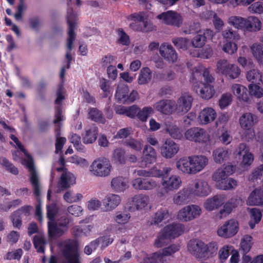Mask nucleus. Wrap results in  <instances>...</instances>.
<instances>
[{"mask_svg":"<svg viewBox=\"0 0 263 263\" xmlns=\"http://www.w3.org/2000/svg\"><path fill=\"white\" fill-rule=\"evenodd\" d=\"M200 131V127H192L187 130L185 133V137L186 139L197 142L198 134Z\"/></svg>","mask_w":263,"mask_h":263,"instance_id":"0e129e2a","label":"nucleus"},{"mask_svg":"<svg viewBox=\"0 0 263 263\" xmlns=\"http://www.w3.org/2000/svg\"><path fill=\"white\" fill-rule=\"evenodd\" d=\"M230 64L231 63L226 59L218 60L216 63V72L224 75Z\"/></svg>","mask_w":263,"mask_h":263,"instance_id":"69168bd1","label":"nucleus"},{"mask_svg":"<svg viewBox=\"0 0 263 263\" xmlns=\"http://www.w3.org/2000/svg\"><path fill=\"white\" fill-rule=\"evenodd\" d=\"M83 198L81 193H75L73 191H68L63 195L64 200L68 203L78 202Z\"/></svg>","mask_w":263,"mask_h":263,"instance_id":"37998d69","label":"nucleus"},{"mask_svg":"<svg viewBox=\"0 0 263 263\" xmlns=\"http://www.w3.org/2000/svg\"><path fill=\"white\" fill-rule=\"evenodd\" d=\"M157 155L156 150L151 145L146 144L143 150V156L140 162L141 167H146L148 164L156 161Z\"/></svg>","mask_w":263,"mask_h":263,"instance_id":"aec40b11","label":"nucleus"},{"mask_svg":"<svg viewBox=\"0 0 263 263\" xmlns=\"http://www.w3.org/2000/svg\"><path fill=\"white\" fill-rule=\"evenodd\" d=\"M89 118L93 121L101 123H104L105 118L103 117L101 111L95 108H92L88 112Z\"/></svg>","mask_w":263,"mask_h":263,"instance_id":"4d7b16f0","label":"nucleus"},{"mask_svg":"<svg viewBox=\"0 0 263 263\" xmlns=\"http://www.w3.org/2000/svg\"><path fill=\"white\" fill-rule=\"evenodd\" d=\"M240 73V68L236 64H231L224 76L231 79H235L239 77Z\"/></svg>","mask_w":263,"mask_h":263,"instance_id":"09e8293b","label":"nucleus"},{"mask_svg":"<svg viewBox=\"0 0 263 263\" xmlns=\"http://www.w3.org/2000/svg\"><path fill=\"white\" fill-rule=\"evenodd\" d=\"M160 55L168 63L174 64L178 60V54L173 47L168 43H164L159 47Z\"/></svg>","mask_w":263,"mask_h":263,"instance_id":"dca6fc26","label":"nucleus"},{"mask_svg":"<svg viewBox=\"0 0 263 263\" xmlns=\"http://www.w3.org/2000/svg\"><path fill=\"white\" fill-rule=\"evenodd\" d=\"M154 113V110L152 107L145 106L138 112L137 117L140 120L145 122Z\"/></svg>","mask_w":263,"mask_h":263,"instance_id":"5fc2aeb1","label":"nucleus"},{"mask_svg":"<svg viewBox=\"0 0 263 263\" xmlns=\"http://www.w3.org/2000/svg\"><path fill=\"white\" fill-rule=\"evenodd\" d=\"M172 170V168L170 167H164L160 170V175L157 178H161L160 184L162 188H158L156 192L159 197H162L169 192L177 190L182 185V180L179 175H170Z\"/></svg>","mask_w":263,"mask_h":263,"instance_id":"7ed1b4c3","label":"nucleus"},{"mask_svg":"<svg viewBox=\"0 0 263 263\" xmlns=\"http://www.w3.org/2000/svg\"><path fill=\"white\" fill-rule=\"evenodd\" d=\"M98 134V128L92 125L88 129H86L82 135V140L86 144L93 143L97 139Z\"/></svg>","mask_w":263,"mask_h":263,"instance_id":"f704fd0d","label":"nucleus"},{"mask_svg":"<svg viewBox=\"0 0 263 263\" xmlns=\"http://www.w3.org/2000/svg\"><path fill=\"white\" fill-rule=\"evenodd\" d=\"M70 218L63 215L55 220L48 222V232L50 237H60L65 234L69 229Z\"/></svg>","mask_w":263,"mask_h":263,"instance_id":"0eeeda50","label":"nucleus"},{"mask_svg":"<svg viewBox=\"0 0 263 263\" xmlns=\"http://www.w3.org/2000/svg\"><path fill=\"white\" fill-rule=\"evenodd\" d=\"M230 154V153L228 149L222 147L216 148L213 152L214 160L217 163H221L224 160H226Z\"/></svg>","mask_w":263,"mask_h":263,"instance_id":"e433bc0d","label":"nucleus"},{"mask_svg":"<svg viewBox=\"0 0 263 263\" xmlns=\"http://www.w3.org/2000/svg\"><path fill=\"white\" fill-rule=\"evenodd\" d=\"M193 195L189 187L187 186L176 193L173 197V203L177 205H182L189 203Z\"/></svg>","mask_w":263,"mask_h":263,"instance_id":"6ab92c4d","label":"nucleus"},{"mask_svg":"<svg viewBox=\"0 0 263 263\" xmlns=\"http://www.w3.org/2000/svg\"><path fill=\"white\" fill-rule=\"evenodd\" d=\"M162 231L171 238H175L181 235L184 232V226L178 223H174L165 227Z\"/></svg>","mask_w":263,"mask_h":263,"instance_id":"bb28decb","label":"nucleus"},{"mask_svg":"<svg viewBox=\"0 0 263 263\" xmlns=\"http://www.w3.org/2000/svg\"><path fill=\"white\" fill-rule=\"evenodd\" d=\"M125 152L124 149L118 147L112 152L111 161L114 164H123L125 163Z\"/></svg>","mask_w":263,"mask_h":263,"instance_id":"4c0bfd02","label":"nucleus"},{"mask_svg":"<svg viewBox=\"0 0 263 263\" xmlns=\"http://www.w3.org/2000/svg\"><path fill=\"white\" fill-rule=\"evenodd\" d=\"M111 170L112 166L109 160L104 157L95 160L89 168L90 175L98 177H106L109 176Z\"/></svg>","mask_w":263,"mask_h":263,"instance_id":"6e6552de","label":"nucleus"},{"mask_svg":"<svg viewBox=\"0 0 263 263\" xmlns=\"http://www.w3.org/2000/svg\"><path fill=\"white\" fill-rule=\"evenodd\" d=\"M132 204L137 210L144 209L149 202V197L146 194H140L132 198Z\"/></svg>","mask_w":263,"mask_h":263,"instance_id":"2f4dec72","label":"nucleus"},{"mask_svg":"<svg viewBox=\"0 0 263 263\" xmlns=\"http://www.w3.org/2000/svg\"><path fill=\"white\" fill-rule=\"evenodd\" d=\"M130 218L129 214L126 212H118L114 217V220L118 223L124 224L127 223Z\"/></svg>","mask_w":263,"mask_h":263,"instance_id":"338daca9","label":"nucleus"},{"mask_svg":"<svg viewBox=\"0 0 263 263\" xmlns=\"http://www.w3.org/2000/svg\"><path fill=\"white\" fill-rule=\"evenodd\" d=\"M196 142L206 145H211L212 143L209 134L205 130L201 128H200V131L199 133Z\"/></svg>","mask_w":263,"mask_h":263,"instance_id":"13d9d810","label":"nucleus"},{"mask_svg":"<svg viewBox=\"0 0 263 263\" xmlns=\"http://www.w3.org/2000/svg\"><path fill=\"white\" fill-rule=\"evenodd\" d=\"M0 163L11 174L14 175H17L18 174V171L17 168L5 158L0 159Z\"/></svg>","mask_w":263,"mask_h":263,"instance_id":"774afa93","label":"nucleus"},{"mask_svg":"<svg viewBox=\"0 0 263 263\" xmlns=\"http://www.w3.org/2000/svg\"><path fill=\"white\" fill-rule=\"evenodd\" d=\"M121 201V197L115 194H108L102 200L105 211H111L117 207Z\"/></svg>","mask_w":263,"mask_h":263,"instance_id":"b1692460","label":"nucleus"},{"mask_svg":"<svg viewBox=\"0 0 263 263\" xmlns=\"http://www.w3.org/2000/svg\"><path fill=\"white\" fill-rule=\"evenodd\" d=\"M238 230V223L234 219H231L227 221L223 226L217 230L219 236L224 238H229L234 236Z\"/></svg>","mask_w":263,"mask_h":263,"instance_id":"ddd939ff","label":"nucleus"},{"mask_svg":"<svg viewBox=\"0 0 263 263\" xmlns=\"http://www.w3.org/2000/svg\"><path fill=\"white\" fill-rule=\"evenodd\" d=\"M165 131L175 139H180L182 137V134L180 129L174 123L167 121L165 124Z\"/></svg>","mask_w":263,"mask_h":263,"instance_id":"ea45409f","label":"nucleus"},{"mask_svg":"<svg viewBox=\"0 0 263 263\" xmlns=\"http://www.w3.org/2000/svg\"><path fill=\"white\" fill-rule=\"evenodd\" d=\"M111 189L117 193L124 192L128 187L127 180L123 177L113 178L110 182Z\"/></svg>","mask_w":263,"mask_h":263,"instance_id":"c756f323","label":"nucleus"},{"mask_svg":"<svg viewBox=\"0 0 263 263\" xmlns=\"http://www.w3.org/2000/svg\"><path fill=\"white\" fill-rule=\"evenodd\" d=\"M152 79V71L148 67L141 69L138 77L139 84H145L148 83Z\"/></svg>","mask_w":263,"mask_h":263,"instance_id":"de8ad7c7","label":"nucleus"},{"mask_svg":"<svg viewBox=\"0 0 263 263\" xmlns=\"http://www.w3.org/2000/svg\"><path fill=\"white\" fill-rule=\"evenodd\" d=\"M228 23L238 30L246 31V18L239 16H231L227 21Z\"/></svg>","mask_w":263,"mask_h":263,"instance_id":"c9c22d12","label":"nucleus"},{"mask_svg":"<svg viewBox=\"0 0 263 263\" xmlns=\"http://www.w3.org/2000/svg\"><path fill=\"white\" fill-rule=\"evenodd\" d=\"M246 77L247 81L252 84H259L261 81V75L256 69H252L248 71Z\"/></svg>","mask_w":263,"mask_h":263,"instance_id":"a18cd8bd","label":"nucleus"},{"mask_svg":"<svg viewBox=\"0 0 263 263\" xmlns=\"http://www.w3.org/2000/svg\"><path fill=\"white\" fill-rule=\"evenodd\" d=\"M176 103L171 100H161L155 103L154 108L158 112L169 115L175 110Z\"/></svg>","mask_w":263,"mask_h":263,"instance_id":"412c9836","label":"nucleus"},{"mask_svg":"<svg viewBox=\"0 0 263 263\" xmlns=\"http://www.w3.org/2000/svg\"><path fill=\"white\" fill-rule=\"evenodd\" d=\"M252 54L257 62L261 64H263V47L258 43L253 44L250 47Z\"/></svg>","mask_w":263,"mask_h":263,"instance_id":"a19ab883","label":"nucleus"},{"mask_svg":"<svg viewBox=\"0 0 263 263\" xmlns=\"http://www.w3.org/2000/svg\"><path fill=\"white\" fill-rule=\"evenodd\" d=\"M170 217L168 211L166 209H161L157 211L148 221L149 225H159L165 222Z\"/></svg>","mask_w":263,"mask_h":263,"instance_id":"7c9ffc66","label":"nucleus"},{"mask_svg":"<svg viewBox=\"0 0 263 263\" xmlns=\"http://www.w3.org/2000/svg\"><path fill=\"white\" fill-rule=\"evenodd\" d=\"M204 258H209L216 254L218 249V246L216 242H212L208 245L204 243Z\"/></svg>","mask_w":263,"mask_h":263,"instance_id":"6e6d98bb","label":"nucleus"},{"mask_svg":"<svg viewBox=\"0 0 263 263\" xmlns=\"http://www.w3.org/2000/svg\"><path fill=\"white\" fill-rule=\"evenodd\" d=\"M253 245L252 237L249 235H245L241 238L240 247L244 254L248 253Z\"/></svg>","mask_w":263,"mask_h":263,"instance_id":"603ef678","label":"nucleus"},{"mask_svg":"<svg viewBox=\"0 0 263 263\" xmlns=\"http://www.w3.org/2000/svg\"><path fill=\"white\" fill-rule=\"evenodd\" d=\"M204 242L198 239L190 240L187 246V250L197 258H204Z\"/></svg>","mask_w":263,"mask_h":263,"instance_id":"4be33fe9","label":"nucleus"},{"mask_svg":"<svg viewBox=\"0 0 263 263\" xmlns=\"http://www.w3.org/2000/svg\"><path fill=\"white\" fill-rule=\"evenodd\" d=\"M209 164L208 158L202 155H194L179 158L175 163L178 171L187 175H196L202 171Z\"/></svg>","mask_w":263,"mask_h":263,"instance_id":"f257e3e1","label":"nucleus"},{"mask_svg":"<svg viewBox=\"0 0 263 263\" xmlns=\"http://www.w3.org/2000/svg\"><path fill=\"white\" fill-rule=\"evenodd\" d=\"M129 93V89L126 85H119L116 93V98L120 102L126 103Z\"/></svg>","mask_w":263,"mask_h":263,"instance_id":"79ce46f5","label":"nucleus"},{"mask_svg":"<svg viewBox=\"0 0 263 263\" xmlns=\"http://www.w3.org/2000/svg\"><path fill=\"white\" fill-rule=\"evenodd\" d=\"M242 200L237 197H233L226 202L221 209L216 214V216L218 219H222L229 215L232 211L241 205Z\"/></svg>","mask_w":263,"mask_h":263,"instance_id":"a211bd4d","label":"nucleus"},{"mask_svg":"<svg viewBox=\"0 0 263 263\" xmlns=\"http://www.w3.org/2000/svg\"><path fill=\"white\" fill-rule=\"evenodd\" d=\"M217 116L215 110L211 107H205L198 115V122L201 125H206L215 120Z\"/></svg>","mask_w":263,"mask_h":263,"instance_id":"5701e85b","label":"nucleus"},{"mask_svg":"<svg viewBox=\"0 0 263 263\" xmlns=\"http://www.w3.org/2000/svg\"><path fill=\"white\" fill-rule=\"evenodd\" d=\"M179 151V146L171 139H165L159 147L161 156L166 159H171Z\"/></svg>","mask_w":263,"mask_h":263,"instance_id":"f8f14e48","label":"nucleus"},{"mask_svg":"<svg viewBox=\"0 0 263 263\" xmlns=\"http://www.w3.org/2000/svg\"><path fill=\"white\" fill-rule=\"evenodd\" d=\"M227 176L225 174L222 168H219L217 169L212 174V179L215 182V186L220 183V182L223 181Z\"/></svg>","mask_w":263,"mask_h":263,"instance_id":"e2e57ef3","label":"nucleus"},{"mask_svg":"<svg viewBox=\"0 0 263 263\" xmlns=\"http://www.w3.org/2000/svg\"><path fill=\"white\" fill-rule=\"evenodd\" d=\"M236 186V181L231 178H228V177H227L223 181L217 184L216 187L220 190H230L234 189Z\"/></svg>","mask_w":263,"mask_h":263,"instance_id":"49530a36","label":"nucleus"},{"mask_svg":"<svg viewBox=\"0 0 263 263\" xmlns=\"http://www.w3.org/2000/svg\"><path fill=\"white\" fill-rule=\"evenodd\" d=\"M147 14L144 12H140L131 15L132 18L136 22L135 23L139 24V26L135 28L134 25H131L132 27L138 31L147 32L152 30V25L147 21Z\"/></svg>","mask_w":263,"mask_h":263,"instance_id":"2eb2a0df","label":"nucleus"},{"mask_svg":"<svg viewBox=\"0 0 263 263\" xmlns=\"http://www.w3.org/2000/svg\"><path fill=\"white\" fill-rule=\"evenodd\" d=\"M171 238L164 233L163 231H161L158 235L157 239L155 241V246L157 248H161L168 244Z\"/></svg>","mask_w":263,"mask_h":263,"instance_id":"864d4df0","label":"nucleus"},{"mask_svg":"<svg viewBox=\"0 0 263 263\" xmlns=\"http://www.w3.org/2000/svg\"><path fill=\"white\" fill-rule=\"evenodd\" d=\"M193 196L204 197L209 195L212 188L208 181L203 179L194 180L192 185H188Z\"/></svg>","mask_w":263,"mask_h":263,"instance_id":"9b49d317","label":"nucleus"},{"mask_svg":"<svg viewBox=\"0 0 263 263\" xmlns=\"http://www.w3.org/2000/svg\"><path fill=\"white\" fill-rule=\"evenodd\" d=\"M247 203L250 205H263V190H254L248 197Z\"/></svg>","mask_w":263,"mask_h":263,"instance_id":"473e14b6","label":"nucleus"},{"mask_svg":"<svg viewBox=\"0 0 263 263\" xmlns=\"http://www.w3.org/2000/svg\"><path fill=\"white\" fill-rule=\"evenodd\" d=\"M64 89L62 85L59 86L56 92L57 98L55 100V111L54 115V119L53 123L55 124V135L56 137L55 142V152L59 153L61 152L63 145L66 142V139L64 137H61L60 127L61 126V121L65 120V117L63 115L61 103L64 99Z\"/></svg>","mask_w":263,"mask_h":263,"instance_id":"f03ea898","label":"nucleus"},{"mask_svg":"<svg viewBox=\"0 0 263 263\" xmlns=\"http://www.w3.org/2000/svg\"><path fill=\"white\" fill-rule=\"evenodd\" d=\"M134 173L139 176L157 178L160 175V170L156 168H154L149 171L144 170H138L135 171Z\"/></svg>","mask_w":263,"mask_h":263,"instance_id":"8fccbe9b","label":"nucleus"},{"mask_svg":"<svg viewBox=\"0 0 263 263\" xmlns=\"http://www.w3.org/2000/svg\"><path fill=\"white\" fill-rule=\"evenodd\" d=\"M193 90L202 98L210 99L215 93L213 86L201 82H196L193 84Z\"/></svg>","mask_w":263,"mask_h":263,"instance_id":"f3484780","label":"nucleus"},{"mask_svg":"<svg viewBox=\"0 0 263 263\" xmlns=\"http://www.w3.org/2000/svg\"><path fill=\"white\" fill-rule=\"evenodd\" d=\"M248 88L251 96L257 98L263 97V88L256 84H251Z\"/></svg>","mask_w":263,"mask_h":263,"instance_id":"052dcab7","label":"nucleus"},{"mask_svg":"<svg viewBox=\"0 0 263 263\" xmlns=\"http://www.w3.org/2000/svg\"><path fill=\"white\" fill-rule=\"evenodd\" d=\"M193 98L189 94L182 95L176 103L175 109L178 112L185 113L187 112L191 108Z\"/></svg>","mask_w":263,"mask_h":263,"instance_id":"393cba45","label":"nucleus"},{"mask_svg":"<svg viewBox=\"0 0 263 263\" xmlns=\"http://www.w3.org/2000/svg\"><path fill=\"white\" fill-rule=\"evenodd\" d=\"M221 35L226 42H237L240 39V35L238 32L230 27L223 30Z\"/></svg>","mask_w":263,"mask_h":263,"instance_id":"58836bf2","label":"nucleus"},{"mask_svg":"<svg viewBox=\"0 0 263 263\" xmlns=\"http://www.w3.org/2000/svg\"><path fill=\"white\" fill-rule=\"evenodd\" d=\"M64 158L63 156L60 155L58 160L54 162L51 172V181H52L54 178L53 171L55 170L58 172L62 171V173L58 183V187L62 190L69 187L75 183L76 180L74 175L64 168Z\"/></svg>","mask_w":263,"mask_h":263,"instance_id":"39448f33","label":"nucleus"},{"mask_svg":"<svg viewBox=\"0 0 263 263\" xmlns=\"http://www.w3.org/2000/svg\"><path fill=\"white\" fill-rule=\"evenodd\" d=\"M231 91L240 101L247 102L250 100L246 87L240 84H233Z\"/></svg>","mask_w":263,"mask_h":263,"instance_id":"cd10ccee","label":"nucleus"},{"mask_svg":"<svg viewBox=\"0 0 263 263\" xmlns=\"http://www.w3.org/2000/svg\"><path fill=\"white\" fill-rule=\"evenodd\" d=\"M70 141L77 151L81 152H84L85 147L81 142L80 136L76 134H72L70 137Z\"/></svg>","mask_w":263,"mask_h":263,"instance_id":"680f3d73","label":"nucleus"},{"mask_svg":"<svg viewBox=\"0 0 263 263\" xmlns=\"http://www.w3.org/2000/svg\"><path fill=\"white\" fill-rule=\"evenodd\" d=\"M202 214L201 208L197 204L186 205L178 211L177 219L181 222H189L199 217Z\"/></svg>","mask_w":263,"mask_h":263,"instance_id":"9d476101","label":"nucleus"},{"mask_svg":"<svg viewBox=\"0 0 263 263\" xmlns=\"http://www.w3.org/2000/svg\"><path fill=\"white\" fill-rule=\"evenodd\" d=\"M174 45L178 48L186 50L190 46V41L185 37H175L172 39Z\"/></svg>","mask_w":263,"mask_h":263,"instance_id":"3c124183","label":"nucleus"},{"mask_svg":"<svg viewBox=\"0 0 263 263\" xmlns=\"http://www.w3.org/2000/svg\"><path fill=\"white\" fill-rule=\"evenodd\" d=\"M225 200V196L223 195H216L212 197L208 198L203 203L205 210L212 211L220 207Z\"/></svg>","mask_w":263,"mask_h":263,"instance_id":"a878e982","label":"nucleus"},{"mask_svg":"<svg viewBox=\"0 0 263 263\" xmlns=\"http://www.w3.org/2000/svg\"><path fill=\"white\" fill-rule=\"evenodd\" d=\"M262 24L259 19L255 16H250L246 18V31L256 32L260 30Z\"/></svg>","mask_w":263,"mask_h":263,"instance_id":"72a5a7b5","label":"nucleus"},{"mask_svg":"<svg viewBox=\"0 0 263 263\" xmlns=\"http://www.w3.org/2000/svg\"><path fill=\"white\" fill-rule=\"evenodd\" d=\"M77 20L76 14L73 13V11L71 9H69L67 11V21L68 24V37L67 42V51L65 58L67 60V68L70 67V63L72 59L70 51L72 48L73 41L75 39V34L73 32L75 24Z\"/></svg>","mask_w":263,"mask_h":263,"instance_id":"1a4fd4ad","label":"nucleus"},{"mask_svg":"<svg viewBox=\"0 0 263 263\" xmlns=\"http://www.w3.org/2000/svg\"><path fill=\"white\" fill-rule=\"evenodd\" d=\"M213 53L212 49L209 46H206L204 48L200 50H194V51L191 52L190 54L194 57H200L203 59L210 58Z\"/></svg>","mask_w":263,"mask_h":263,"instance_id":"c03bdc74","label":"nucleus"},{"mask_svg":"<svg viewBox=\"0 0 263 263\" xmlns=\"http://www.w3.org/2000/svg\"><path fill=\"white\" fill-rule=\"evenodd\" d=\"M10 137L16 144L17 148L23 152L26 156V158L22 160V163L28 168L30 172V180L33 186V193L35 195L38 196L40 195V184L38 175L33 166L32 159L31 156L27 153L22 144L15 136L11 135Z\"/></svg>","mask_w":263,"mask_h":263,"instance_id":"20e7f679","label":"nucleus"},{"mask_svg":"<svg viewBox=\"0 0 263 263\" xmlns=\"http://www.w3.org/2000/svg\"><path fill=\"white\" fill-rule=\"evenodd\" d=\"M58 246L64 258L65 263H81L75 242L71 239L58 243Z\"/></svg>","mask_w":263,"mask_h":263,"instance_id":"423d86ee","label":"nucleus"},{"mask_svg":"<svg viewBox=\"0 0 263 263\" xmlns=\"http://www.w3.org/2000/svg\"><path fill=\"white\" fill-rule=\"evenodd\" d=\"M33 243L34 247L38 252H44V248L45 246L46 245V241L44 237L39 235L35 236L33 238Z\"/></svg>","mask_w":263,"mask_h":263,"instance_id":"bf43d9fd","label":"nucleus"},{"mask_svg":"<svg viewBox=\"0 0 263 263\" xmlns=\"http://www.w3.org/2000/svg\"><path fill=\"white\" fill-rule=\"evenodd\" d=\"M257 121L256 116L250 112L243 114L239 119V124L241 128L253 127L257 123Z\"/></svg>","mask_w":263,"mask_h":263,"instance_id":"c85d7f7f","label":"nucleus"},{"mask_svg":"<svg viewBox=\"0 0 263 263\" xmlns=\"http://www.w3.org/2000/svg\"><path fill=\"white\" fill-rule=\"evenodd\" d=\"M157 17L165 24L179 27L182 23L181 15L177 12L169 10L158 15Z\"/></svg>","mask_w":263,"mask_h":263,"instance_id":"4468645a","label":"nucleus"}]
</instances>
